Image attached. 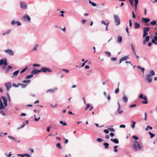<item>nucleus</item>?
Masks as SVG:
<instances>
[{"label":"nucleus","instance_id":"obj_28","mask_svg":"<svg viewBox=\"0 0 157 157\" xmlns=\"http://www.w3.org/2000/svg\"><path fill=\"white\" fill-rule=\"evenodd\" d=\"M137 67L138 68H139L143 72V73H144V68H143V67H140V66H137Z\"/></svg>","mask_w":157,"mask_h":157},{"label":"nucleus","instance_id":"obj_2","mask_svg":"<svg viewBox=\"0 0 157 157\" xmlns=\"http://www.w3.org/2000/svg\"><path fill=\"white\" fill-rule=\"evenodd\" d=\"M139 98H140L143 99L144 100V101H142V103L143 104H147V97L145 96H144L142 94H141L139 96Z\"/></svg>","mask_w":157,"mask_h":157},{"label":"nucleus","instance_id":"obj_58","mask_svg":"<svg viewBox=\"0 0 157 157\" xmlns=\"http://www.w3.org/2000/svg\"><path fill=\"white\" fill-rule=\"evenodd\" d=\"M126 31L127 33H128V36H129V31H128V28H126Z\"/></svg>","mask_w":157,"mask_h":157},{"label":"nucleus","instance_id":"obj_50","mask_svg":"<svg viewBox=\"0 0 157 157\" xmlns=\"http://www.w3.org/2000/svg\"><path fill=\"white\" fill-rule=\"evenodd\" d=\"M90 107V104H87L86 105V106L85 108V109L86 110L87 109L89 108Z\"/></svg>","mask_w":157,"mask_h":157},{"label":"nucleus","instance_id":"obj_42","mask_svg":"<svg viewBox=\"0 0 157 157\" xmlns=\"http://www.w3.org/2000/svg\"><path fill=\"white\" fill-rule=\"evenodd\" d=\"M97 141L99 142H100L103 141L102 139L100 138H98L97 139Z\"/></svg>","mask_w":157,"mask_h":157},{"label":"nucleus","instance_id":"obj_43","mask_svg":"<svg viewBox=\"0 0 157 157\" xmlns=\"http://www.w3.org/2000/svg\"><path fill=\"white\" fill-rule=\"evenodd\" d=\"M38 46V45L36 44L35 45V47L33 48V50L34 51H36L37 50V48Z\"/></svg>","mask_w":157,"mask_h":157},{"label":"nucleus","instance_id":"obj_34","mask_svg":"<svg viewBox=\"0 0 157 157\" xmlns=\"http://www.w3.org/2000/svg\"><path fill=\"white\" fill-rule=\"evenodd\" d=\"M30 82V80H25L22 81V82L25 83H29Z\"/></svg>","mask_w":157,"mask_h":157},{"label":"nucleus","instance_id":"obj_29","mask_svg":"<svg viewBox=\"0 0 157 157\" xmlns=\"http://www.w3.org/2000/svg\"><path fill=\"white\" fill-rule=\"evenodd\" d=\"M19 85H20V86H21L22 88H25L27 85V84H25L20 83L19 84Z\"/></svg>","mask_w":157,"mask_h":157},{"label":"nucleus","instance_id":"obj_3","mask_svg":"<svg viewBox=\"0 0 157 157\" xmlns=\"http://www.w3.org/2000/svg\"><path fill=\"white\" fill-rule=\"evenodd\" d=\"M114 18L117 25H118L120 24V20L118 16L114 15Z\"/></svg>","mask_w":157,"mask_h":157},{"label":"nucleus","instance_id":"obj_56","mask_svg":"<svg viewBox=\"0 0 157 157\" xmlns=\"http://www.w3.org/2000/svg\"><path fill=\"white\" fill-rule=\"evenodd\" d=\"M16 24H17V25L18 26H19L21 25V23L18 21H16Z\"/></svg>","mask_w":157,"mask_h":157},{"label":"nucleus","instance_id":"obj_14","mask_svg":"<svg viewBox=\"0 0 157 157\" xmlns=\"http://www.w3.org/2000/svg\"><path fill=\"white\" fill-rule=\"evenodd\" d=\"M122 99L124 102L126 103L127 102L128 98L124 94H123V96L122 97Z\"/></svg>","mask_w":157,"mask_h":157},{"label":"nucleus","instance_id":"obj_46","mask_svg":"<svg viewBox=\"0 0 157 157\" xmlns=\"http://www.w3.org/2000/svg\"><path fill=\"white\" fill-rule=\"evenodd\" d=\"M10 32V30H8V31H6L5 33H3L2 34V35H4L6 34H8Z\"/></svg>","mask_w":157,"mask_h":157},{"label":"nucleus","instance_id":"obj_19","mask_svg":"<svg viewBox=\"0 0 157 157\" xmlns=\"http://www.w3.org/2000/svg\"><path fill=\"white\" fill-rule=\"evenodd\" d=\"M12 68V67L11 66H8V67L5 70V72L6 73L8 71H9Z\"/></svg>","mask_w":157,"mask_h":157},{"label":"nucleus","instance_id":"obj_27","mask_svg":"<svg viewBox=\"0 0 157 157\" xmlns=\"http://www.w3.org/2000/svg\"><path fill=\"white\" fill-rule=\"evenodd\" d=\"M19 71V70H18L17 71H15L13 73V75L14 76H16L18 75Z\"/></svg>","mask_w":157,"mask_h":157},{"label":"nucleus","instance_id":"obj_10","mask_svg":"<svg viewBox=\"0 0 157 157\" xmlns=\"http://www.w3.org/2000/svg\"><path fill=\"white\" fill-rule=\"evenodd\" d=\"M129 58V57L128 56L122 57V58L120 59L119 63L120 64L122 61L126 60L127 59H128Z\"/></svg>","mask_w":157,"mask_h":157},{"label":"nucleus","instance_id":"obj_61","mask_svg":"<svg viewBox=\"0 0 157 157\" xmlns=\"http://www.w3.org/2000/svg\"><path fill=\"white\" fill-rule=\"evenodd\" d=\"M40 65L37 64H34L33 65V67H39Z\"/></svg>","mask_w":157,"mask_h":157},{"label":"nucleus","instance_id":"obj_21","mask_svg":"<svg viewBox=\"0 0 157 157\" xmlns=\"http://www.w3.org/2000/svg\"><path fill=\"white\" fill-rule=\"evenodd\" d=\"M55 90L53 89H49L47 90L46 91V92H50L51 93H54L55 91Z\"/></svg>","mask_w":157,"mask_h":157},{"label":"nucleus","instance_id":"obj_6","mask_svg":"<svg viewBox=\"0 0 157 157\" xmlns=\"http://www.w3.org/2000/svg\"><path fill=\"white\" fill-rule=\"evenodd\" d=\"M5 52L8 54L10 56H13L14 54V52L11 49H8L5 50Z\"/></svg>","mask_w":157,"mask_h":157},{"label":"nucleus","instance_id":"obj_33","mask_svg":"<svg viewBox=\"0 0 157 157\" xmlns=\"http://www.w3.org/2000/svg\"><path fill=\"white\" fill-rule=\"evenodd\" d=\"M19 84H20V83H18L17 84H15V83H13V86L14 87H18V86H20V85H19Z\"/></svg>","mask_w":157,"mask_h":157},{"label":"nucleus","instance_id":"obj_26","mask_svg":"<svg viewBox=\"0 0 157 157\" xmlns=\"http://www.w3.org/2000/svg\"><path fill=\"white\" fill-rule=\"evenodd\" d=\"M103 145L105 146V148H107L109 147H108L109 145V144L108 143H104L103 144Z\"/></svg>","mask_w":157,"mask_h":157},{"label":"nucleus","instance_id":"obj_59","mask_svg":"<svg viewBox=\"0 0 157 157\" xmlns=\"http://www.w3.org/2000/svg\"><path fill=\"white\" fill-rule=\"evenodd\" d=\"M151 41L153 43H154V44H157V43L155 41V39H152Z\"/></svg>","mask_w":157,"mask_h":157},{"label":"nucleus","instance_id":"obj_64","mask_svg":"<svg viewBox=\"0 0 157 157\" xmlns=\"http://www.w3.org/2000/svg\"><path fill=\"white\" fill-rule=\"evenodd\" d=\"M120 127L121 128H124L125 127V126L124 125H121L120 126Z\"/></svg>","mask_w":157,"mask_h":157},{"label":"nucleus","instance_id":"obj_52","mask_svg":"<svg viewBox=\"0 0 157 157\" xmlns=\"http://www.w3.org/2000/svg\"><path fill=\"white\" fill-rule=\"evenodd\" d=\"M136 106V104H132L131 105L129 106L130 108H132V107H135Z\"/></svg>","mask_w":157,"mask_h":157},{"label":"nucleus","instance_id":"obj_32","mask_svg":"<svg viewBox=\"0 0 157 157\" xmlns=\"http://www.w3.org/2000/svg\"><path fill=\"white\" fill-rule=\"evenodd\" d=\"M156 22L155 21H153L150 22V24L153 25H154L156 24Z\"/></svg>","mask_w":157,"mask_h":157},{"label":"nucleus","instance_id":"obj_36","mask_svg":"<svg viewBox=\"0 0 157 157\" xmlns=\"http://www.w3.org/2000/svg\"><path fill=\"white\" fill-rule=\"evenodd\" d=\"M149 135H150V137H151V138H152L155 136V135L154 134L151 133L150 132H149Z\"/></svg>","mask_w":157,"mask_h":157},{"label":"nucleus","instance_id":"obj_24","mask_svg":"<svg viewBox=\"0 0 157 157\" xmlns=\"http://www.w3.org/2000/svg\"><path fill=\"white\" fill-rule=\"evenodd\" d=\"M89 3L91 4L93 6H96L97 5L96 3L91 2L90 0H89Z\"/></svg>","mask_w":157,"mask_h":157},{"label":"nucleus","instance_id":"obj_63","mask_svg":"<svg viewBox=\"0 0 157 157\" xmlns=\"http://www.w3.org/2000/svg\"><path fill=\"white\" fill-rule=\"evenodd\" d=\"M132 15L133 18H136L135 15V14L134 13L133 11L132 12Z\"/></svg>","mask_w":157,"mask_h":157},{"label":"nucleus","instance_id":"obj_49","mask_svg":"<svg viewBox=\"0 0 157 157\" xmlns=\"http://www.w3.org/2000/svg\"><path fill=\"white\" fill-rule=\"evenodd\" d=\"M25 124L24 123H23L21 125V127L20 128H18L17 129H20V128H23V127H24L25 126Z\"/></svg>","mask_w":157,"mask_h":157},{"label":"nucleus","instance_id":"obj_35","mask_svg":"<svg viewBox=\"0 0 157 157\" xmlns=\"http://www.w3.org/2000/svg\"><path fill=\"white\" fill-rule=\"evenodd\" d=\"M33 76V75L32 74L30 75H28L25 77V78L26 79H29L32 77Z\"/></svg>","mask_w":157,"mask_h":157},{"label":"nucleus","instance_id":"obj_18","mask_svg":"<svg viewBox=\"0 0 157 157\" xmlns=\"http://www.w3.org/2000/svg\"><path fill=\"white\" fill-rule=\"evenodd\" d=\"M140 24L137 22H135L134 23V28L135 29H138L140 27Z\"/></svg>","mask_w":157,"mask_h":157},{"label":"nucleus","instance_id":"obj_23","mask_svg":"<svg viewBox=\"0 0 157 157\" xmlns=\"http://www.w3.org/2000/svg\"><path fill=\"white\" fill-rule=\"evenodd\" d=\"M136 124V122L134 121H132V124L131 125V126L132 129H134L135 127Z\"/></svg>","mask_w":157,"mask_h":157},{"label":"nucleus","instance_id":"obj_57","mask_svg":"<svg viewBox=\"0 0 157 157\" xmlns=\"http://www.w3.org/2000/svg\"><path fill=\"white\" fill-rule=\"evenodd\" d=\"M129 25L130 27H131L132 25V21L131 20H129Z\"/></svg>","mask_w":157,"mask_h":157},{"label":"nucleus","instance_id":"obj_55","mask_svg":"<svg viewBox=\"0 0 157 157\" xmlns=\"http://www.w3.org/2000/svg\"><path fill=\"white\" fill-rule=\"evenodd\" d=\"M62 71H64L66 73H68L69 71V70L65 69H63Z\"/></svg>","mask_w":157,"mask_h":157},{"label":"nucleus","instance_id":"obj_22","mask_svg":"<svg viewBox=\"0 0 157 157\" xmlns=\"http://www.w3.org/2000/svg\"><path fill=\"white\" fill-rule=\"evenodd\" d=\"M146 80L148 82L150 83L152 81V79L149 77H147L146 78Z\"/></svg>","mask_w":157,"mask_h":157},{"label":"nucleus","instance_id":"obj_7","mask_svg":"<svg viewBox=\"0 0 157 157\" xmlns=\"http://www.w3.org/2000/svg\"><path fill=\"white\" fill-rule=\"evenodd\" d=\"M5 86L7 90L9 91L10 88L12 87L11 83L10 82L6 83L5 84Z\"/></svg>","mask_w":157,"mask_h":157},{"label":"nucleus","instance_id":"obj_11","mask_svg":"<svg viewBox=\"0 0 157 157\" xmlns=\"http://www.w3.org/2000/svg\"><path fill=\"white\" fill-rule=\"evenodd\" d=\"M142 21L144 23H147L150 21V19L148 18H142Z\"/></svg>","mask_w":157,"mask_h":157},{"label":"nucleus","instance_id":"obj_1","mask_svg":"<svg viewBox=\"0 0 157 157\" xmlns=\"http://www.w3.org/2000/svg\"><path fill=\"white\" fill-rule=\"evenodd\" d=\"M132 147L134 150L136 151L141 150L143 148V146L141 143L134 141Z\"/></svg>","mask_w":157,"mask_h":157},{"label":"nucleus","instance_id":"obj_17","mask_svg":"<svg viewBox=\"0 0 157 157\" xmlns=\"http://www.w3.org/2000/svg\"><path fill=\"white\" fill-rule=\"evenodd\" d=\"M122 37L121 36H118L117 38V42L119 43H120L122 41Z\"/></svg>","mask_w":157,"mask_h":157},{"label":"nucleus","instance_id":"obj_48","mask_svg":"<svg viewBox=\"0 0 157 157\" xmlns=\"http://www.w3.org/2000/svg\"><path fill=\"white\" fill-rule=\"evenodd\" d=\"M108 130L112 132H114L115 131V129L112 128H109Z\"/></svg>","mask_w":157,"mask_h":157},{"label":"nucleus","instance_id":"obj_30","mask_svg":"<svg viewBox=\"0 0 157 157\" xmlns=\"http://www.w3.org/2000/svg\"><path fill=\"white\" fill-rule=\"evenodd\" d=\"M8 137L10 139H11L14 141H16V140L15 138L11 136H8Z\"/></svg>","mask_w":157,"mask_h":157},{"label":"nucleus","instance_id":"obj_62","mask_svg":"<svg viewBox=\"0 0 157 157\" xmlns=\"http://www.w3.org/2000/svg\"><path fill=\"white\" fill-rule=\"evenodd\" d=\"M117 58L116 57H112L111 58V59L112 61H115L117 59Z\"/></svg>","mask_w":157,"mask_h":157},{"label":"nucleus","instance_id":"obj_47","mask_svg":"<svg viewBox=\"0 0 157 157\" xmlns=\"http://www.w3.org/2000/svg\"><path fill=\"white\" fill-rule=\"evenodd\" d=\"M27 67H26V68H25L23 69L22 71H21L20 72V74H22V73H23V72H24L27 69Z\"/></svg>","mask_w":157,"mask_h":157},{"label":"nucleus","instance_id":"obj_38","mask_svg":"<svg viewBox=\"0 0 157 157\" xmlns=\"http://www.w3.org/2000/svg\"><path fill=\"white\" fill-rule=\"evenodd\" d=\"M105 53L107 55V56L109 57H110L111 56V54L109 52H105Z\"/></svg>","mask_w":157,"mask_h":157},{"label":"nucleus","instance_id":"obj_53","mask_svg":"<svg viewBox=\"0 0 157 157\" xmlns=\"http://www.w3.org/2000/svg\"><path fill=\"white\" fill-rule=\"evenodd\" d=\"M118 147V146H115L114 147V151L116 152H117V148Z\"/></svg>","mask_w":157,"mask_h":157},{"label":"nucleus","instance_id":"obj_15","mask_svg":"<svg viewBox=\"0 0 157 157\" xmlns=\"http://www.w3.org/2000/svg\"><path fill=\"white\" fill-rule=\"evenodd\" d=\"M40 72V70H34L32 71L31 74L33 75L34 74H37Z\"/></svg>","mask_w":157,"mask_h":157},{"label":"nucleus","instance_id":"obj_41","mask_svg":"<svg viewBox=\"0 0 157 157\" xmlns=\"http://www.w3.org/2000/svg\"><path fill=\"white\" fill-rule=\"evenodd\" d=\"M4 107L3 105L2 102H1V103H0V109H4Z\"/></svg>","mask_w":157,"mask_h":157},{"label":"nucleus","instance_id":"obj_12","mask_svg":"<svg viewBox=\"0 0 157 157\" xmlns=\"http://www.w3.org/2000/svg\"><path fill=\"white\" fill-rule=\"evenodd\" d=\"M2 100L3 101V102H4V105L6 106H7V99L5 98V97L3 96H2Z\"/></svg>","mask_w":157,"mask_h":157},{"label":"nucleus","instance_id":"obj_44","mask_svg":"<svg viewBox=\"0 0 157 157\" xmlns=\"http://www.w3.org/2000/svg\"><path fill=\"white\" fill-rule=\"evenodd\" d=\"M120 109L118 108V109L117 110V112L118 113L121 114L123 112V111L122 110H120Z\"/></svg>","mask_w":157,"mask_h":157},{"label":"nucleus","instance_id":"obj_51","mask_svg":"<svg viewBox=\"0 0 157 157\" xmlns=\"http://www.w3.org/2000/svg\"><path fill=\"white\" fill-rule=\"evenodd\" d=\"M6 94H7V98H8L9 101H10L11 100H10V96L9 95V94L8 93H7Z\"/></svg>","mask_w":157,"mask_h":157},{"label":"nucleus","instance_id":"obj_40","mask_svg":"<svg viewBox=\"0 0 157 157\" xmlns=\"http://www.w3.org/2000/svg\"><path fill=\"white\" fill-rule=\"evenodd\" d=\"M59 123L62 124H63V125H67V124H66L65 122H63L62 121H59Z\"/></svg>","mask_w":157,"mask_h":157},{"label":"nucleus","instance_id":"obj_31","mask_svg":"<svg viewBox=\"0 0 157 157\" xmlns=\"http://www.w3.org/2000/svg\"><path fill=\"white\" fill-rule=\"evenodd\" d=\"M135 2V10H136L137 8V4L138 3V0H134Z\"/></svg>","mask_w":157,"mask_h":157},{"label":"nucleus","instance_id":"obj_9","mask_svg":"<svg viewBox=\"0 0 157 157\" xmlns=\"http://www.w3.org/2000/svg\"><path fill=\"white\" fill-rule=\"evenodd\" d=\"M41 72L42 71L43 72H46L47 71L51 72L52 71L51 70H50L49 68L45 67H43L41 68V70H40Z\"/></svg>","mask_w":157,"mask_h":157},{"label":"nucleus","instance_id":"obj_4","mask_svg":"<svg viewBox=\"0 0 157 157\" xmlns=\"http://www.w3.org/2000/svg\"><path fill=\"white\" fill-rule=\"evenodd\" d=\"M150 28L149 27H144L143 29L144 32L143 36V37H144L147 36L148 34L147 32L149 31Z\"/></svg>","mask_w":157,"mask_h":157},{"label":"nucleus","instance_id":"obj_60","mask_svg":"<svg viewBox=\"0 0 157 157\" xmlns=\"http://www.w3.org/2000/svg\"><path fill=\"white\" fill-rule=\"evenodd\" d=\"M11 152H10V153L9 155H6L7 156V157H10L12 155V154H11Z\"/></svg>","mask_w":157,"mask_h":157},{"label":"nucleus","instance_id":"obj_16","mask_svg":"<svg viewBox=\"0 0 157 157\" xmlns=\"http://www.w3.org/2000/svg\"><path fill=\"white\" fill-rule=\"evenodd\" d=\"M23 18L25 19H27L28 21H30L31 20V18L28 15L25 14L23 16Z\"/></svg>","mask_w":157,"mask_h":157},{"label":"nucleus","instance_id":"obj_45","mask_svg":"<svg viewBox=\"0 0 157 157\" xmlns=\"http://www.w3.org/2000/svg\"><path fill=\"white\" fill-rule=\"evenodd\" d=\"M119 88H117L115 90V94H117L119 93Z\"/></svg>","mask_w":157,"mask_h":157},{"label":"nucleus","instance_id":"obj_39","mask_svg":"<svg viewBox=\"0 0 157 157\" xmlns=\"http://www.w3.org/2000/svg\"><path fill=\"white\" fill-rule=\"evenodd\" d=\"M132 138L135 140H137L139 139L138 137L135 135L133 136Z\"/></svg>","mask_w":157,"mask_h":157},{"label":"nucleus","instance_id":"obj_25","mask_svg":"<svg viewBox=\"0 0 157 157\" xmlns=\"http://www.w3.org/2000/svg\"><path fill=\"white\" fill-rule=\"evenodd\" d=\"M56 147L59 148V149H62V147L61 146L60 143L57 144L56 145Z\"/></svg>","mask_w":157,"mask_h":157},{"label":"nucleus","instance_id":"obj_37","mask_svg":"<svg viewBox=\"0 0 157 157\" xmlns=\"http://www.w3.org/2000/svg\"><path fill=\"white\" fill-rule=\"evenodd\" d=\"M149 39V37L148 36H147L145 38L144 40L145 41H147V42L148 41Z\"/></svg>","mask_w":157,"mask_h":157},{"label":"nucleus","instance_id":"obj_54","mask_svg":"<svg viewBox=\"0 0 157 157\" xmlns=\"http://www.w3.org/2000/svg\"><path fill=\"white\" fill-rule=\"evenodd\" d=\"M16 22L14 20H13L11 22V24L12 25H14L16 23Z\"/></svg>","mask_w":157,"mask_h":157},{"label":"nucleus","instance_id":"obj_5","mask_svg":"<svg viewBox=\"0 0 157 157\" xmlns=\"http://www.w3.org/2000/svg\"><path fill=\"white\" fill-rule=\"evenodd\" d=\"M3 64L4 65H7L8 64L7 60L6 59H5L4 60L2 59L0 60V66Z\"/></svg>","mask_w":157,"mask_h":157},{"label":"nucleus","instance_id":"obj_8","mask_svg":"<svg viewBox=\"0 0 157 157\" xmlns=\"http://www.w3.org/2000/svg\"><path fill=\"white\" fill-rule=\"evenodd\" d=\"M149 74L147 75L146 76L147 77L150 78L152 76L155 75V73L153 70H151L149 72Z\"/></svg>","mask_w":157,"mask_h":157},{"label":"nucleus","instance_id":"obj_20","mask_svg":"<svg viewBox=\"0 0 157 157\" xmlns=\"http://www.w3.org/2000/svg\"><path fill=\"white\" fill-rule=\"evenodd\" d=\"M111 140L116 144L119 143V141L117 139H111Z\"/></svg>","mask_w":157,"mask_h":157},{"label":"nucleus","instance_id":"obj_13","mask_svg":"<svg viewBox=\"0 0 157 157\" xmlns=\"http://www.w3.org/2000/svg\"><path fill=\"white\" fill-rule=\"evenodd\" d=\"M20 6L21 8L22 9H25L27 7L26 4L22 2H20Z\"/></svg>","mask_w":157,"mask_h":157}]
</instances>
